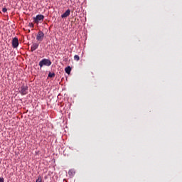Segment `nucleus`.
Listing matches in <instances>:
<instances>
[{"instance_id":"f257e3e1","label":"nucleus","mask_w":182,"mask_h":182,"mask_svg":"<svg viewBox=\"0 0 182 182\" xmlns=\"http://www.w3.org/2000/svg\"><path fill=\"white\" fill-rule=\"evenodd\" d=\"M45 38V33L42 31H38L36 36V39L38 42H42L43 41V38Z\"/></svg>"},{"instance_id":"f03ea898","label":"nucleus","mask_w":182,"mask_h":182,"mask_svg":"<svg viewBox=\"0 0 182 182\" xmlns=\"http://www.w3.org/2000/svg\"><path fill=\"white\" fill-rule=\"evenodd\" d=\"M44 18L45 16H43V15H37L36 17L34 18V22H36V23H39V22H43Z\"/></svg>"},{"instance_id":"7ed1b4c3","label":"nucleus","mask_w":182,"mask_h":182,"mask_svg":"<svg viewBox=\"0 0 182 182\" xmlns=\"http://www.w3.org/2000/svg\"><path fill=\"white\" fill-rule=\"evenodd\" d=\"M12 46L15 49L19 46V41L18 40L17 37H15L12 40Z\"/></svg>"},{"instance_id":"20e7f679","label":"nucleus","mask_w":182,"mask_h":182,"mask_svg":"<svg viewBox=\"0 0 182 182\" xmlns=\"http://www.w3.org/2000/svg\"><path fill=\"white\" fill-rule=\"evenodd\" d=\"M20 93L22 95H27L28 93V85H22L20 90Z\"/></svg>"},{"instance_id":"39448f33","label":"nucleus","mask_w":182,"mask_h":182,"mask_svg":"<svg viewBox=\"0 0 182 182\" xmlns=\"http://www.w3.org/2000/svg\"><path fill=\"white\" fill-rule=\"evenodd\" d=\"M70 15V9H68L64 14L61 15V18H68Z\"/></svg>"},{"instance_id":"423d86ee","label":"nucleus","mask_w":182,"mask_h":182,"mask_svg":"<svg viewBox=\"0 0 182 182\" xmlns=\"http://www.w3.org/2000/svg\"><path fill=\"white\" fill-rule=\"evenodd\" d=\"M38 47H39V44L36 43H33V45L31 46V52L36 50V49H38Z\"/></svg>"},{"instance_id":"0eeeda50","label":"nucleus","mask_w":182,"mask_h":182,"mask_svg":"<svg viewBox=\"0 0 182 182\" xmlns=\"http://www.w3.org/2000/svg\"><path fill=\"white\" fill-rule=\"evenodd\" d=\"M40 68H42L43 66H46V58L43 59L39 63Z\"/></svg>"},{"instance_id":"6e6552de","label":"nucleus","mask_w":182,"mask_h":182,"mask_svg":"<svg viewBox=\"0 0 182 182\" xmlns=\"http://www.w3.org/2000/svg\"><path fill=\"white\" fill-rule=\"evenodd\" d=\"M75 169H70L68 171V176H70V177H73V176H75Z\"/></svg>"},{"instance_id":"1a4fd4ad","label":"nucleus","mask_w":182,"mask_h":182,"mask_svg":"<svg viewBox=\"0 0 182 182\" xmlns=\"http://www.w3.org/2000/svg\"><path fill=\"white\" fill-rule=\"evenodd\" d=\"M65 73H68V75H70V72H72V68L70 66H68L65 68Z\"/></svg>"},{"instance_id":"9d476101","label":"nucleus","mask_w":182,"mask_h":182,"mask_svg":"<svg viewBox=\"0 0 182 182\" xmlns=\"http://www.w3.org/2000/svg\"><path fill=\"white\" fill-rule=\"evenodd\" d=\"M74 60H76L77 62H79V60H80V57H79V55H75L74 56Z\"/></svg>"},{"instance_id":"9b49d317","label":"nucleus","mask_w":182,"mask_h":182,"mask_svg":"<svg viewBox=\"0 0 182 182\" xmlns=\"http://www.w3.org/2000/svg\"><path fill=\"white\" fill-rule=\"evenodd\" d=\"M52 65V62L50 60H46V66H50Z\"/></svg>"},{"instance_id":"f8f14e48","label":"nucleus","mask_w":182,"mask_h":182,"mask_svg":"<svg viewBox=\"0 0 182 182\" xmlns=\"http://www.w3.org/2000/svg\"><path fill=\"white\" fill-rule=\"evenodd\" d=\"M48 77H55V73H49Z\"/></svg>"},{"instance_id":"ddd939ff","label":"nucleus","mask_w":182,"mask_h":182,"mask_svg":"<svg viewBox=\"0 0 182 182\" xmlns=\"http://www.w3.org/2000/svg\"><path fill=\"white\" fill-rule=\"evenodd\" d=\"M48 126L50 129H53V125L50 123H48Z\"/></svg>"},{"instance_id":"4468645a","label":"nucleus","mask_w":182,"mask_h":182,"mask_svg":"<svg viewBox=\"0 0 182 182\" xmlns=\"http://www.w3.org/2000/svg\"><path fill=\"white\" fill-rule=\"evenodd\" d=\"M7 11H8V9L6 8L2 9V12H4V14H5V12H6Z\"/></svg>"},{"instance_id":"2eb2a0df","label":"nucleus","mask_w":182,"mask_h":182,"mask_svg":"<svg viewBox=\"0 0 182 182\" xmlns=\"http://www.w3.org/2000/svg\"><path fill=\"white\" fill-rule=\"evenodd\" d=\"M36 182H42V179L40 178H38L36 180Z\"/></svg>"},{"instance_id":"dca6fc26","label":"nucleus","mask_w":182,"mask_h":182,"mask_svg":"<svg viewBox=\"0 0 182 182\" xmlns=\"http://www.w3.org/2000/svg\"><path fill=\"white\" fill-rule=\"evenodd\" d=\"M4 178H0V182H4Z\"/></svg>"},{"instance_id":"f3484780","label":"nucleus","mask_w":182,"mask_h":182,"mask_svg":"<svg viewBox=\"0 0 182 182\" xmlns=\"http://www.w3.org/2000/svg\"><path fill=\"white\" fill-rule=\"evenodd\" d=\"M30 26H31V28H33V23H31V24H30Z\"/></svg>"}]
</instances>
